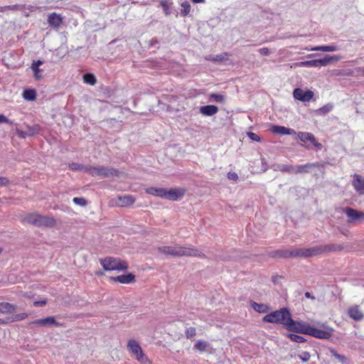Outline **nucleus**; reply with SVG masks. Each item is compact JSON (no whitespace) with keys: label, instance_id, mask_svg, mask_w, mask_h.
I'll use <instances>...</instances> for the list:
<instances>
[{"label":"nucleus","instance_id":"nucleus-1","mask_svg":"<svg viewBox=\"0 0 364 364\" xmlns=\"http://www.w3.org/2000/svg\"><path fill=\"white\" fill-rule=\"evenodd\" d=\"M285 328L289 331H294L323 340L330 339L334 332L333 328L326 323H318L317 325L312 326L306 322L294 321L291 316L288 323H286Z\"/></svg>","mask_w":364,"mask_h":364},{"label":"nucleus","instance_id":"nucleus-2","mask_svg":"<svg viewBox=\"0 0 364 364\" xmlns=\"http://www.w3.org/2000/svg\"><path fill=\"white\" fill-rule=\"evenodd\" d=\"M343 250L341 245L329 244L325 245L315 246L310 248H297L294 250H281L276 251L274 257H310L317 256L326 252L341 251Z\"/></svg>","mask_w":364,"mask_h":364},{"label":"nucleus","instance_id":"nucleus-3","mask_svg":"<svg viewBox=\"0 0 364 364\" xmlns=\"http://www.w3.org/2000/svg\"><path fill=\"white\" fill-rule=\"evenodd\" d=\"M161 253L176 257H205V255L195 247H186L183 246H162L158 248Z\"/></svg>","mask_w":364,"mask_h":364},{"label":"nucleus","instance_id":"nucleus-4","mask_svg":"<svg viewBox=\"0 0 364 364\" xmlns=\"http://www.w3.org/2000/svg\"><path fill=\"white\" fill-rule=\"evenodd\" d=\"M21 221L37 227L53 228L56 225V220L53 217L43 215L37 213L25 215Z\"/></svg>","mask_w":364,"mask_h":364},{"label":"nucleus","instance_id":"nucleus-5","mask_svg":"<svg viewBox=\"0 0 364 364\" xmlns=\"http://www.w3.org/2000/svg\"><path fill=\"white\" fill-rule=\"evenodd\" d=\"M100 263L105 271H126L129 267L126 261L112 257L100 259Z\"/></svg>","mask_w":364,"mask_h":364},{"label":"nucleus","instance_id":"nucleus-6","mask_svg":"<svg viewBox=\"0 0 364 364\" xmlns=\"http://www.w3.org/2000/svg\"><path fill=\"white\" fill-rule=\"evenodd\" d=\"M291 316L287 308H282L267 314L263 317L262 321L267 323H279L286 327V323H288Z\"/></svg>","mask_w":364,"mask_h":364},{"label":"nucleus","instance_id":"nucleus-7","mask_svg":"<svg viewBox=\"0 0 364 364\" xmlns=\"http://www.w3.org/2000/svg\"><path fill=\"white\" fill-rule=\"evenodd\" d=\"M127 350L131 355L141 364H152L151 360L144 353L136 341L130 339L127 343Z\"/></svg>","mask_w":364,"mask_h":364},{"label":"nucleus","instance_id":"nucleus-8","mask_svg":"<svg viewBox=\"0 0 364 364\" xmlns=\"http://www.w3.org/2000/svg\"><path fill=\"white\" fill-rule=\"evenodd\" d=\"M87 172L92 176H100L103 178H108L110 176H119L120 172L114 168H108L103 166H91L86 168Z\"/></svg>","mask_w":364,"mask_h":364},{"label":"nucleus","instance_id":"nucleus-9","mask_svg":"<svg viewBox=\"0 0 364 364\" xmlns=\"http://www.w3.org/2000/svg\"><path fill=\"white\" fill-rule=\"evenodd\" d=\"M296 134L302 142V144H306L307 142H309L311 144V146H310V145H306V148H314L316 150L322 149L323 145L316 140L315 136L312 133L299 132Z\"/></svg>","mask_w":364,"mask_h":364},{"label":"nucleus","instance_id":"nucleus-10","mask_svg":"<svg viewBox=\"0 0 364 364\" xmlns=\"http://www.w3.org/2000/svg\"><path fill=\"white\" fill-rule=\"evenodd\" d=\"M338 60H340V57L338 55L326 56L322 59H315L301 62L300 65L302 67L326 66L327 65L333 62H336Z\"/></svg>","mask_w":364,"mask_h":364},{"label":"nucleus","instance_id":"nucleus-11","mask_svg":"<svg viewBox=\"0 0 364 364\" xmlns=\"http://www.w3.org/2000/svg\"><path fill=\"white\" fill-rule=\"evenodd\" d=\"M136 201V198L131 195L127 196H119L117 198H112L109 201V206L117 207H129L132 205Z\"/></svg>","mask_w":364,"mask_h":364},{"label":"nucleus","instance_id":"nucleus-12","mask_svg":"<svg viewBox=\"0 0 364 364\" xmlns=\"http://www.w3.org/2000/svg\"><path fill=\"white\" fill-rule=\"evenodd\" d=\"M186 193V189L184 188H171L166 189L165 199L177 201L181 200Z\"/></svg>","mask_w":364,"mask_h":364},{"label":"nucleus","instance_id":"nucleus-13","mask_svg":"<svg viewBox=\"0 0 364 364\" xmlns=\"http://www.w3.org/2000/svg\"><path fill=\"white\" fill-rule=\"evenodd\" d=\"M294 97L303 102L311 101L314 96V93L311 90H304L301 88H295L293 92Z\"/></svg>","mask_w":364,"mask_h":364},{"label":"nucleus","instance_id":"nucleus-14","mask_svg":"<svg viewBox=\"0 0 364 364\" xmlns=\"http://www.w3.org/2000/svg\"><path fill=\"white\" fill-rule=\"evenodd\" d=\"M344 213L348 218L349 222L364 221V213L351 208H346Z\"/></svg>","mask_w":364,"mask_h":364},{"label":"nucleus","instance_id":"nucleus-15","mask_svg":"<svg viewBox=\"0 0 364 364\" xmlns=\"http://www.w3.org/2000/svg\"><path fill=\"white\" fill-rule=\"evenodd\" d=\"M47 20L48 25L54 29H58L63 22V16L55 12L49 14Z\"/></svg>","mask_w":364,"mask_h":364},{"label":"nucleus","instance_id":"nucleus-16","mask_svg":"<svg viewBox=\"0 0 364 364\" xmlns=\"http://www.w3.org/2000/svg\"><path fill=\"white\" fill-rule=\"evenodd\" d=\"M352 186L357 193L360 195H364V177L360 174L355 173L353 176Z\"/></svg>","mask_w":364,"mask_h":364},{"label":"nucleus","instance_id":"nucleus-17","mask_svg":"<svg viewBox=\"0 0 364 364\" xmlns=\"http://www.w3.org/2000/svg\"><path fill=\"white\" fill-rule=\"evenodd\" d=\"M272 133L278 135H294L296 132L294 129L280 125H272L269 128Z\"/></svg>","mask_w":364,"mask_h":364},{"label":"nucleus","instance_id":"nucleus-18","mask_svg":"<svg viewBox=\"0 0 364 364\" xmlns=\"http://www.w3.org/2000/svg\"><path fill=\"white\" fill-rule=\"evenodd\" d=\"M348 314L353 320L359 321L363 319L364 314L358 305H353L348 308Z\"/></svg>","mask_w":364,"mask_h":364},{"label":"nucleus","instance_id":"nucleus-19","mask_svg":"<svg viewBox=\"0 0 364 364\" xmlns=\"http://www.w3.org/2000/svg\"><path fill=\"white\" fill-rule=\"evenodd\" d=\"M110 280L120 284H131L135 282V275L132 273H129L127 274L111 277Z\"/></svg>","mask_w":364,"mask_h":364},{"label":"nucleus","instance_id":"nucleus-20","mask_svg":"<svg viewBox=\"0 0 364 364\" xmlns=\"http://www.w3.org/2000/svg\"><path fill=\"white\" fill-rule=\"evenodd\" d=\"M322 166V165L318 163H307L306 164L299 165L296 168H295L294 173H309L310 171V169L312 168H319Z\"/></svg>","mask_w":364,"mask_h":364},{"label":"nucleus","instance_id":"nucleus-21","mask_svg":"<svg viewBox=\"0 0 364 364\" xmlns=\"http://www.w3.org/2000/svg\"><path fill=\"white\" fill-rule=\"evenodd\" d=\"M31 324H34L36 326H60L58 323L56 322L55 318L53 316H49L45 318H40L34 320L31 322Z\"/></svg>","mask_w":364,"mask_h":364},{"label":"nucleus","instance_id":"nucleus-22","mask_svg":"<svg viewBox=\"0 0 364 364\" xmlns=\"http://www.w3.org/2000/svg\"><path fill=\"white\" fill-rule=\"evenodd\" d=\"M16 306L9 302H0V313L11 314L16 311Z\"/></svg>","mask_w":364,"mask_h":364},{"label":"nucleus","instance_id":"nucleus-23","mask_svg":"<svg viewBox=\"0 0 364 364\" xmlns=\"http://www.w3.org/2000/svg\"><path fill=\"white\" fill-rule=\"evenodd\" d=\"M218 112V107L215 105H205L200 107V112L204 116H213Z\"/></svg>","mask_w":364,"mask_h":364},{"label":"nucleus","instance_id":"nucleus-24","mask_svg":"<svg viewBox=\"0 0 364 364\" xmlns=\"http://www.w3.org/2000/svg\"><path fill=\"white\" fill-rule=\"evenodd\" d=\"M145 191L146 193L154 196H157L161 198H165L166 188H164L149 187L146 188Z\"/></svg>","mask_w":364,"mask_h":364},{"label":"nucleus","instance_id":"nucleus-25","mask_svg":"<svg viewBox=\"0 0 364 364\" xmlns=\"http://www.w3.org/2000/svg\"><path fill=\"white\" fill-rule=\"evenodd\" d=\"M28 316V314L26 313H21L16 315H14V316H11V318H6V319H0V323L1 324H6L9 322H15V321H20L26 319Z\"/></svg>","mask_w":364,"mask_h":364},{"label":"nucleus","instance_id":"nucleus-26","mask_svg":"<svg viewBox=\"0 0 364 364\" xmlns=\"http://www.w3.org/2000/svg\"><path fill=\"white\" fill-rule=\"evenodd\" d=\"M252 308L259 313H267L270 309L269 306L264 304H258L254 301L250 302Z\"/></svg>","mask_w":364,"mask_h":364},{"label":"nucleus","instance_id":"nucleus-27","mask_svg":"<svg viewBox=\"0 0 364 364\" xmlns=\"http://www.w3.org/2000/svg\"><path fill=\"white\" fill-rule=\"evenodd\" d=\"M308 50L314 51H324V52H333L337 50L336 46H319L306 48Z\"/></svg>","mask_w":364,"mask_h":364},{"label":"nucleus","instance_id":"nucleus-28","mask_svg":"<svg viewBox=\"0 0 364 364\" xmlns=\"http://www.w3.org/2000/svg\"><path fill=\"white\" fill-rule=\"evenodd\" d=\"M23 97L29 101H33L36 99V92L33 89L25 90L23 92Z\"/></svg>","mask_w":364,"mask_h":364},{"label":"nucleus","instance_id":"nucleus-29","mask_svg":"<svg viewBox=\"0 0 364 364\" xmlns=\"http://www.w3.org/2000/svg\"><path fill=\"white\" fill-rule=\"evenodd\" d=\"M181 16L185 17L188 16L191 10V4L187 1H183L181 4Z\"/></svg>","mask_w":364,"mask_h":364},{"label":"nucleus","instance_id":"nucleus-30","mask_svg":"<svg viewBox=\"0 0 364 364\" xmlns=\"http://www.w3.org/2000/svg\"><path fill=\"white\" fill-rule=\"evenodd\" d=\"M82 79L85 83L90 85H95L97 82L95 76L92 73H86L83 75Z\"/></svg>","mask_w":364,"mask_h":364},{"label":"nucleus","instance_id":"nucleus-31","mask_svg":"<svg viewBox=\"0 0 364 364\" xmlns=\"http://www.w3.org/2000/svg\"><path fill=\"white\" fill-rule=\"evenodd\" d=\"M208 343L205 341H198L194 345V349L198 350L200 352H204L207 350Z\"/></svg>","mask_w":364,"mask_h":364},{"label":"nucleus","instance_id":"nucleus-32","mask_svg":"<svg viewBox=\"0 0 364 364\" xmlns=\"http://www.w3.org/2000/svg\"><path fill=\"white\" fill-rule=\"evenodd\" d=\"M210 100L215 102H223L225 97L220 94L212 93L210 95Z\"/></svg>","mask_w":364,"mask_h":364},{"label":"nucleus","instance_id":"nucleus-33","mask_svg":"<svg viewBox=\"0 0 364 364\" xmlns=\"http://www.w3.org/2000/svg\"><path fill=\"white\" fill-rule=\"evenodd\" d=\"M287 336L292 341L296 343H304L306 341V339L301 336L294 334V333H288Z\"/></svg>","mask_w":364,"mask_h":364},{"label":"nucleus","instance_id":"nucleus-34","mask_svg":"<svg viewBox=\"0 0 364 364\" xmlns=\"http://www.w3.org/2000/svg\"><path fill=\"white\" fill-rule=\"evenodd\" d=\"M332 355L342 363H347V358L343 355L338 354L334 349L331 350Z\"/></svg>","mask_w":364,"mask_h":364},{"label":"nucleus","instance_id":"nucleus-35","mask_svg":"<svg viewBox=\"0 0 364 364\" xmlns=\"http://www.w3.org/2000/svg\"><path fill=\"white\" fill-rule=\"evenodd\" d=\"M88 166H83L82 164H77V163H72L69 164L70 169L73 171H81L83 170L86 171V168Z\"/></svg>","mask_w":364,"mask_h":364},{"label":"nucleus","instance_id":"nucleus-36","mask_svg":"<svg viewBox=\"0 0 364 364\" xmlns=\"http://www.w3.org/2000/svg\"><path fill=\"white\" fill-rule=\"evenodd\" d=\"M31 68L33 72V76L36 80H40L43 77V76L41 74V73L43 71L42 69H40L39 68H36V67Z\"/></svg>","mask_w":364,"mask_h":364},{"label":"nucleus","instance_id":"nucleus-37","mask_svg":"<svg viewBox=\"0 0 364 364\" xmlns=\"http://www.w3.org/2000/svg\"><path fill=\"white\" fill-rule=\"evenodd\" d=\"M332 109H333V105L331 104H328V105H326L323 106L322 107H321L318 109V112L320 114H327L329 112H331L332 110Z\"/></svg>","mask_w":364,"mask_h":364},{"label":"nucleus","instance_id":"nucleus-38","mask_svg":"<svg viewBox=\"0 0 364 364\" xmlns=\"http://www.w3.org/2000/svg\"><path fill=\"white\" fill-rule=\"evenodd\" d=\"M186 336L188 338H191L196 334V329L194 327H189L185 331Z\"/></svg>","mask_w":364,"mask_h":364},{"label":"nucleus","instance_id":"nucleus-39","mask_svg":"<svg viewBox=\"0 0 364 364\" xmlns=\"http://www.w3.org/2000/svg\"><path fill=\"white\" fill-rule=\"evenodd\" d=\"M39 132V126L35 125L33 127H28L27 132L29 134V136H33L36 134H38Z\"/></svg>","mask_w":364,"mask_h":364},{"label":"nucleus","instance_id":"nucleus-40","mask_svg":"<svg viewBox=\"0 0 364 364\" xmlns=\"http://www.w3.org/2000/svg\"><path fill=\"white\" fill-rule=\"evenodd\" d=\"M280 171L282 172L294 173L295 168L291 165H282L280 168Z\"/></svg>","mask_w":364,"mask_h":364},{"label":"nucleus","instance_id":"nucleus-41","mask_svg":"<svg viewBox=\"0 0 364 364\" xmlns=\"http://www.w3.org/2000/svg\"><path fill=\"white\" fill-rule=\"evenodd\" d=\"M73 201L75 204L79 205L81 206H85L87 205V200L84 198H74Z\"/></svg>","mask_w":364,"mask_h":364},{"label":"nucleus","instance_id":"nucleus-42","mask_svg":"<svg viewBox=\"0 0 364 364\" xmlns=\"http://www.w3.org/2000/svg\"><path fill=\"white\" fill-rule=\"evenodd\" d=\"M247 136L252 141H260L261 139L259 135L254 132H247Z\"/></svg>","mask_w":364,"mask_h":364},{"label":"nucleus","instance_id":"nucleus-43","mask_svg":"<svg viewBox=\"0 0 364 364\" xmlns=\"http://www.w3.org/2000/svg\"><path fill=\"white\" fill-rule=\"evenodd\" d=\"M299 358L304 361L307 362L310 360L311 355L309 352L304 351L302 353L299 355Z\"/></svg>","mask_w":364,"mask_h":364},{"label":"nucleus","instance_id":"nucleus-44","mask_svg":"<svg viewBox=\"0 0 364 364\" xmlns=\"http://www.w3.org/2000/svg\"><path fill=\"white\" fill-rule=\"evenodd\" d=\"M161 6H162L165 14L166 15H168L170 12H169V6L167 4V2L165 1H161Z\"/></svg>","mask_w":364,"mask_h":364},{"label":"nucleus","instance_id":"nucleus-45","mask_svg":"<svg viewBox=\"0 0 364 364\" xmlns=\"http://www.w3.org/2000/svg\"><path fill=\"white\" fill-rule=\"evenodd\" d=\"M10 183L9 180L6 177L0 176V187L1 186H7Z\"/></svg>","mask_w":364,"mask_h":364},{"label":"nucleus","instance_id":"nucleus-46","mask_svg":"<svg viewBox=\"0 0 364 364\" xmlns=\"http://www.w3.org/2000/svg\"><path fill=\"white\" fill-rule=\"evenodd\" d=\"M228 178L230 179V180H232V181H237L238 179V176L236 173L235 172H229L228 173Z\"/></svg>","mask_w":364,"mask_h":364},{"label":"nucleus","instance_id":"nucleus-47","mask_svg":"<svg viewBox=\"0 0 364 364\" xmlns=\"http://www.w3.org/2000/svg\"><path fill=\"white\" fill-rule=\"evenodd\" d=\"M16 133L21 138H26L27 136H29L27 131H22V130H16Z\"/></svg>","mask_w":364,"mask_h":364},{"label":"nucleus","instance_id":"nucleus-48","mask_svg":"<svg viewBox=\"0 0 364 364\" xmlns=\"http://www.w3.org/2000/svg\"><path fill=\"white\" fill-rule=\"evenodd\" d=\"M258 52L263 55H268L270 53L269 50L267 48H262L258 50Z\"/></svg>","mask_w":364,"mask_h":364},{"label":"nucleus","instance_id":"nucleus-49","mask_svg":"<svg viewBox=\"0 0 364 364\" xmlns=\"http://www.w3.org/2000/svg\"><path fill=\"white\" fill-rule=\"evenodd\" d=\"M47 304V301L46 299L41 301H36L33 302L34 306H43Z\"/></svg>","mask_w":364,"mask_h":364},{"label":"nucleus","instance_id":"nucleus-50","mask_svg":"<svg viewBox=\"0 0 364 364\" xmlns=\"http://www.w3.org/2000/svg\"><path fill=\"white\" fill-rule=\"evenodd\" d=\"M43 65V61L41 60H38L36 61H33L31 65V68H39L40 65Z\"/></svg>","mask_w":364,"mask_h":364},{"label":"nucleus","instance_id":"nucleus-51","mask_svg":"<svg viewBox=\"0 0 364 364\" xmlns=\"http://www.w3.org/2000/svg\"><path fill=\"white\" fill-rule=\"evenodd\" d=\"M1 123H11L9 119L4 114H0V124Z\"/></svg>","mask_w":364,"mask_h":364},{"label":"nucleus","instance_id":"nucleus-52","mask_svg":"<svg viewBox=\"0 0 364 364\" xmlns=\"http://www.w3.org/2000/svg\"><path fill=\"white\" fill-rule=\"evenodd\" d=\"M305 296L306 298H309V299H315V297L311 296V294L309 292H306L305 293Z\"/></svg>","mask_w":364,"mask_h":364},{"label":"nucleus","instance_id":"nucleus-53","mask_svg":"<svg viewBox=\"0 0 364 364\" xmlns=\"http://www.w3.org/2000/svg\"><path fill=\"white\" fill-rule=\"evenodd\" d=\"M195 4L204 3L205 0H191Z\"/></svg>","mask_w":364,"mask_h":364},{"label":"nucleus","instance_id":"nucleus-54","mask_svg":"<svg viewBox=\"0 0 364 364\" xmlns=\"http://www.w3.org/2000/svg\"><path fill=\"white\" fill-rule=\"evenodd\" d=\"M96 274L97 275H102L103 273L102 272H96Z\"/></svg>","mask_w":364,"mask_h":364},{"label":"nucleus","instance_id":"nucleus-55","mask_svg":"<svg viewBox=\"0 0 364 364\" xmlns=\"http://www.w3.org/2000/svg\"><path fill=\"white\" fill-rule=\"evenodd\" d=\"M2 252V249L0 248V254Z\"/></svg>","mask_w":364,"mask_h":364}]
</instances>
